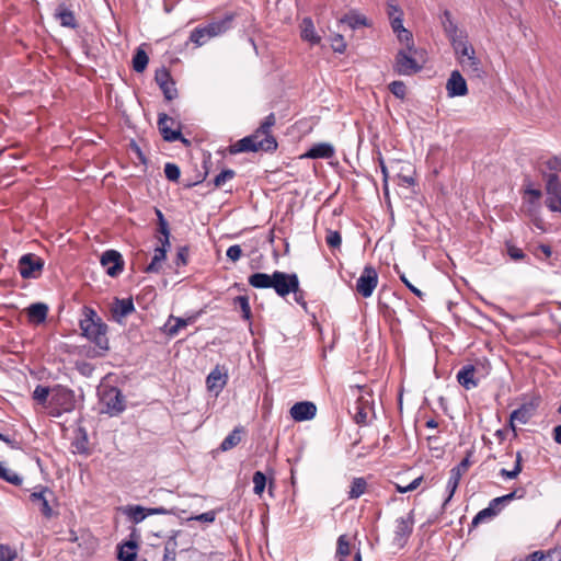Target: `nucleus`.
Here are the masks:
<instances>
[{
  "label": "nucleus",
  "mask_w": 561,
  "mask_h": 561,
  "mask_svg": "<svg viewBox=\"0 0 561 561\" xmlns=\"http://www.w3.org/2000/svg\"><path fill=\"white\" fill-rule=\"evenodd\" d=\"M164 174L169 181L178 182L181 176V170L175 163L168 162L164 165Z\"/></svg>",
  "instance_id": "obj_45"
},
{
  "label": "nucleus",
  "mask_w": 561,
  "mask_h": 561,
  "mask_svg": "<svg viewBox=\"0 0 561 561\" xmlns=\"http://www.w3.org/2000/svg\"><path fill=\"white\" fill-rule=\"evenodd\" d=\"M536 405L533 402L522 404L518 409L514 410L510 415V426L515 431V422L526 424L535 414Z\"/></svg>",
  "instance_id": "obj_21"
},
{
  "label": "nucleus",
  "mask_w": 561,
  "mask_h": 561,
  "mask_svg": "<svg viewBox=\"0 0 561 561\" xmlns=\"http://www.w3.org/2000/svg\"><path fill=\"white\" fill-rule=\"evenodd\" d=\"M507 253L511 256V259L515 260V261H518V260H522L525 257V253L523 252V250L517 247H514V245H510L507 248Z\"/></svg>",
  "instance_id": "obj_62"
},
{
  "label": "nucleus",
  "mask_w": 561,
  "mask_h": 561,
  "mask_svg": "<svg viewBox=\"0 0 561 561\" xmlns=\"http://www.w3.org/2000/svg\"><path fill=\"white\" fill-rule=\"evenodd\" d=\"M469 466H470V460H469V456H467L466 458H463L460 461L459 465H457L456 467H454L450 470V476H449L447 486H446L449 494H448V497L446 499L445 503H447L453 497L455 491L458 488L461 476L468 470Z\"/></svg>",
  "instance_id": "obj_16"
},
{
  "label": "nucleus",
  "mask_w": 561,
  "mask_h": 561,
  "mask_svg": "<svg viewBox=\"0 0 561 561\" xmlns=\"http://www.w3.org/2000/svg\"><path fill=\"white\" fill-rule=\"evenodd\" d=\"M460 65L471 77L482 78L484 75L481 61L477 57L461 58Z\"/></svg>",
  "instance_id": "obj_28"
},
{
  "label": "nucleus",
  "mask_w": 561,
  "mask_h": 561,
  "mask_svg": "<svg viewBox=\"0 0 561 561\" xmlns=\"http://www.w3.org/2000/svg\"><path fill=\"white\" fill-rule=\"evenodd\" d=\"M249 285L257 289H267L273 288V274L268 275L266 273H254L248 278Z\"/></svg>",
  "instance_id": "obj_26"
},
{
  "label": "nucleus",
  "mask_w": 561,
  "mask_h": 561,
  "mask_svg": "<svg viewBox=\"0 0 561 561\" xmlns=\"http://www.w3.org/2000/svg\"><path fill=\"white\" fill-rule=\"evenodd\" d=\"M400 279L401 282L415 295L417 296L419 298H423L424 296V293L421 291L419 288H416L415 286H413V284H411L409 282V279L405 277L404 274H401L400 275Z\"/></svg>",
  "instance_id": "obj_63"
},
{
  "label": "nucleus",
  "mask_w": 561,
  "mask_h": 561,
  "mask_svg": "<svg viewBox=\"0 0 561 561\" xmlns=\"http://www.w3.org/2000/svg\"><path fill=\"white\" fill-rule=\"evenodd\" d=\"M102 411L111 415L123 411V400L121 391L115 387L103 388L99 391Z\"/></svg>",
  "instance_id": "obj_6"
},
{
  "label": "nucleus",
  "mask_w": 561,
  "mask_h": 561,
  "mask_svg": "<svg viewBox=\"0 0 561 561\" xmlns=\"http://www.w3.org/2000/svg\"><path fill=\"white\" fill-rule=\"evenodd\" d=\"M0 479L13 485H20L22 483V478L16 472L11 471L4 467L0 471Z\"/></svg>",
  "instance_id": "obj_46"
},
{
  "label": "nucleus",
  "mask_w": 561,
  "mask_h": 561,
  "mask_svg": "<svg viewBox=\"0 0 561 561\" xmlns=\"http://www.w3.org/2000/svg\"><path fill=\"white\" fill-rule=\"evenodd\" d=\"M196 314H192L187 318H180L170 316L168 323H165V332L169 336H175L179 331L186 325L194 323L196 321Z\"/></svg>",
  "instance_id": "obj_23"
},
{
  "label": "nucleus",
  "mask_w": 561,
  "mask_h": 561,
  "mask_svg": "<svg viewBox=\"0 0 561 561\" xmlns=\"http://www.w3.org/2000/svg\"><path fill=\"white\" fill-rule=\"evenodd\" d=\"M123 512L128 516L130 523L137 524L140 522V505L125 507Z\"/></svg>",
  "instance_id": "obj_53"
},
{
  "label": "nucleus",
  "mask_w": 561,
  "mask_h": 561,
  "mask_svg": "<svg viewBox=\"0 0 561 561\" xmlns=\"http://www.w3.org/2000/svg\"><path fill=\"white\" fill-rule=\"evenodd\" d=\"M236 176V172L232 169L222 170L215 179L214 185L216 187H221L225 185L227 181L232 180Z\"/></svg>",
  "instance_id": "obj_47"
},
{
  "label": "nucleus",
  "mask_w": 561,
  "mask_h": 561,
  "mask_svg": "<svg viewBox=\"0 0 561 561\" xmlns=\"http://www.w3.org/2000/svg\"><path fill=\"white\" fill-rule=\"evenodd\" d=\"M447 94L450 98L463 96L468 93L466 80L458 70H454L446 83Z\"/></svg>",
  "instance_id": "obj_19"
},
{
  "label": "nucleus",
  "mask_w": 561,
  "mask_h": 561,
  "mask_svg": "<svg viewBox=\"0 0 561 561\" xmlns=\"http://www.w3.org/2000/svg\"><path fill=\"white\" fill-rule=\"evenodd\" d=\"M236 18V12H226L221 18H215L205 25L196 26L192 30L188 39L201 47L211 38L221 36L231 30L234 26Z\"/></svg>",
  "instance_id": "obj_1"
},
{
  "label": "nucleus",
  "mask_w": 561,
  "mask_h": 561,
  "mask_svg": "<svg viewBox=\"0 0 561 561\" xmlns=\"http://www.w3.org/2000/svg\"><path fill=\"white\" fill-rule=\"evenodd\" d=\"M476 368L473 365H465L457 373V381L466 390L473 389L478 386L479 381L474 378Z\"/></svg>",
  "instance_id": "obj_22"
},
{
  "label": "nucleus",
  "mask_w": 561,
  "mask_h": 561,
  "mask_svg": "<svg viewBox=\"0 0 561 561\" xmlns=\"http://www.w3.org/2000/svg\"><path fill=\"white\" fill-rule=\"evenodd\" d=\"M387 13L389 19H393L396 15L403 16L402 10L393 2L387 4Z\"/></svg>",
  "instance_id": "obj_64"
},
{
  "label": "nucleus",
  "mask_w": 561,
  "mask_h": 561,
  "mask_svg": "<svg viewBox=\"0 0 561 561\" xmlns=\"http://www.w3.org/2000/svg\"><path fill=\"white\" fill-rule=\"evenodd\" d=\"M244 432L242 426H237L228 436L221 442L220 450L228 451L236 447L241 442V434Z\"/></svg>",
  "instance_id": "obj_29"
},
{
  "label": "nucleus",
  "mask_w": 561,
  "mask_h": 561,
  "mask_svg": "<svg viewBox=\"0 0 561 561\" xmlns=\"http://www.w3.org/2000/svg\"><path fill=\"white\" fill-rule=\"evenodd\" d=\"M253 492L256 495H261L266 486V477L262 471H256L253 474Z\"/></svg>",
  "instance_id": "obj_41"
},
{
  "label": "nucleus",
  "mask_w": 561,
  "mask_h": 561,
  "mask_svg": "<svg viewBox=\"0 0 561 561\" xmlns=\"http://www.w3.org/2000/svg\"><path fill=\"white\" fill-rule=\"evenodd\" d=\"M325 242L331 249H340L342 244L341 233L336 230H327Z\"/></svg>",
  "instance_id": "obj_43"
},
{
  "label": "nucleus",
  "mask_w": 561,
  "mask_h": 561,
  "mask_svg": "<svg viewBox=\"0 0 561 561\" xmlns=\"http://www.w3.org/2000/svg\"><path fill=\"white\" fill-rule=\"evenodd\" d=\"M378 285V273L371 265H366L356 282L355 289L364 298L373 295Z\"/></svg>",
  "instance_id": "obj_7"
},
{
  "label": "nucleus",
  "mask_w": 561,
  "mask_h": 561,
  "mask_svg": "<svg viewBox=\"0 0 561 561\" xmlns=\"http://www.w3.org/2000/svg\"><path fill=\"white\" fill-rule=\"evenodd\" d=\"M226 255L232 262H237L242 256V249L239 244H233L228 248Z\"/></svg>",
  "instance_id": "obj_57"
},
{
  "label": "nucleus",
  "mask_w": 561,
  "mask_h": 561,
  "mask_svg": "<svg viewBox=\"0 0 561 561\" xmlns=\"http://www.w3.org/2000/svg\"><path fill=\"white\" fill-rule=\"evenodd\" d=\"M560 553L556 550L535 551L526 557V561H560Z\"/></svg>",
  "instance_id": "obj_36"
},
{
  "label": "nucleus",
  "mask_w": 561,
  "mask_h": 561,
  "mask_svg": "<svg viewBox=\"0 0 561 561\" xmlns=\"http://www.w3.org/2000/svg\"><path fill=\"white\" fill-rule=\"evenodd\" d=\"M44 262L33 253H27L19 260V272L23 278H33L43 270Z\"/></svg>",
  "instance_id": "obj_10"
},
{
  "label": "nucleus",
  "mask_w": 561,
  "mask_h": 561,
  "mask_svg": "<svg viewBox=\"0 0 561 561\" xmlns=\"http://www.w3.org/2000/svg\"><path fill=\"white\" fill-rule=\"evenodd\" d=\"M159 244L154 248L151 262L142 270L146 273H159L162 265L167 260V252L171 247L170 236H162L158 238Z\"/></svg>",
  "instance_id": "obj_9"
},
{
  "label": "nucleus",
  "mask_w": 561,
  "mask_h": 561,
  "mask_svg": "<svg viewBox=\"0 0 561 561\" xmlns=\"http://www.w3.org/2000/svg\"><path fill=\"white\" fill-rule=\"evenodd\" d=\"M112 318L123 324L127 316L135 312V307L130 298L118 299L115 298L110 306Z\"/></svg>",
  "instance_id": "obj_15"
},
{
  "label": "nucleus",
  "mask_w": 561,
  "mask_h": 561,
  "mask_svg": "<svg viewBox=\"0 0 561 561\" xmlns=\"http://www.w3.org/2000/svg\"><path fill=\"white\" fill-rule=\"evenodd\" d=\"M316 413L317 407L310 401L297 402L290 408V416L297 422L309 421Z\"/></svg>",
  "instance_id": "obj_18"
},
{
  "label": "nucleus",
  "mask_w": 561,
  "mask_h": 561,
  "mask_svg": "<svg viewBox=\"0 0 561 561\" xmlns=\"http://www.w3.org/2000/svg\"><path fill=\"white\" fill-rule=\"evenodd\" d=\"M525 194H527V195H529V196H530V198H529V203H530L531 205H536V204H538L539 199H540V198H541V196H542L541 191H540V190H538V188H534L530 182H528V183L526 184Z\"/></svg>",
  "instance_id": "obj_51"
},
{
  "label": "nucleus",
  "mask_w": 561,
  "mask_h": 561,
  "mask_svg": "<svg viewBox=\"0 0 561 561\" xmlns=\"http://www.w3.org/2000/svg\"><path fill=\"white\" fill-rule=\"evenodd\" d=\"M47 312H48V307H47V305H45L43 302L32 304L27 308L28 319H30V321L35 322V323L44 322L46 320Z\"/></svg>",
  "instance_id": "obj_27"
},
{
  "label": "nucleus",
  "mask_w": 561,
  "mask_h": 561,
  "mask_svg": "<svg viewBox=\"0 0 561 561\" xmlns=\"http://www.w3.org/2000/svg\"><path fill=\"white\" fill-rule=\"evenodd\" d=\"M49 392L50 390L48 387L38 385L33 392V399L38 403L43 404L46 402Z\"/></svg>",
  "instance_id": "obj_50"
},
{
  "label": "nucleus",
  "mask_w": 561,
  "mask_h": 561,
  "mask_svg": "<svg viewBox=\"0 0 561 561\" xmlns=\"http://www.w3.org/2000/svg\"><path fill=\"white\" fill-rule=\"evenodd\" d=\"M51 400L56 404H65V410H70L73 401L72 391L65 388H57L54 390Z\"/></svg>",
  "instance_id": "obj_30"
},
{
  "label": "nucleus",
  "mask_w": 561,
  "mask_h": 561,
  "mask_svg": "<svg viewBox=\"0 0 561 561\" xmlns=\"http://www.w3.org/2000/svg\"><path fill=\"white\" fill-rule=\"evenodd\" d=\"M442 24L444 32L451 42L453 46L457 44V42L467 38L466 33L462 30H459L457 24L454 22L449 11L444 12Z\"/></svg>",
  "instance_id": "obj_20"
},
{
  "label": "nucleus",
  "mask_w": 561,
  "mask_h": 561,
  "mask_svg": "<svg viewBox=\"0 0 561 561\" xmlns=\"http://www.w3.org/2000/svg\"><path fill=\"white\" fill-rule=\"evenodd\" d=\"M545 180V191L547 198L545 201L549 210L561 213V182L557 173L542 172Z\"/></svg>",
  "instance_id": "obj_4"
},
{
  "label": "nucleus",
  "mask_w": 561,
  "mask_h": 561,
  "mask_svg": "<svg viewBox=\"0 0 561 561\" xmlns=\"http://www.w3.org/2000/svg\"><path fill=\"white\" fill-rule=\"evenodd\" d=\"M397 36L401 43L405 44V48L410 53L417 54V49L415 48L413 42V35L410 31H408L407 28H402L400 32L397 33Z\"/></svg>",
  "instance_id": "obj_40"
},
{
  "label": "nucleus",
  "mask_w": 561,
  "mask_h": 561,
  "mask_svg": "<svg viewBox=\"0 0 561 561\" xmlns=\"http://www.w3.org/2000/svg\"><path fill=\"white\" fill-rule=\"evenodd\" d=\"M32 503L39 506L41 513L46 517L50 518L54 515L50 506V501L54 500V493L48 488H41L39 491H34L30 495Z\"/></svg>",
  "instance_id": "obj_13"
},
{
  "label": "nucleus",
  "mask_w": 561,
  "mask_h": 561,
  "mask_svg": "<svg viewBox=\"0 0 561 561\" xmlns=\"http://www.w3.org/2000/svg\"><path fill=\"white\" fill-rule=\"evenodd\" d=\"M228 381V374L225 367L216 366L206 378L207 389L218 394Z\"/></svg>",
  "instance_id": "obj_17"
},
{
  "label": "nucleus",
  "mask_w": 561,
  "mask_h": 561,
  "mask_svg": "<svg viewBox=\"0 0 561 561\" xmlns=\"http://www.w3.org/2000/svg\"><path fill=\"white\" fill-rule=\"evenodd\" d=\"M273 289L279 297H286L293 291L298 290L299 278L296 273H285L280 271L273 272Z\"/></svg>",
  "instance_id": "obj_5"
},
{
  "label": "nucleus",
  "mask_w": 561,
  "mask_h": 561,
  "mask_svg": "<svg viewBox=\"0 0 561 561\" xmlns=\"http://www.w3.org/2000/svg\"><path fill=\"white\" fill-rule=\"evenodd\" d=\"M190 248L182 245L178 248L174 264L176 267L185 266L188 264Z\"/></svg>",
  "instance_id": "obj_44"
},
{
  "label": "nucleus",
  "mask_w": 561,
  "mask_h": 561,
  "mask_svg": "<svg viewBox=\"0 0 561 561\" xmlns=\"http://www.w3.org/2000/svg\"><path fill=\"white\" fill-rule=\"evenodd\" d=\"M456 55L458 56V60L461 64V58H469V57H476V53L473 47L467 42V38L463 41L457 42L453 46Z\"/></svg>",
  "instance_id": "obj_35"
},
{
  "label": "nucleus",
  "mask_w": 561,
  "mask_h": 561,
  "mask_svg": "<svg viewBox=\"0 0 561 561\" xmlns=\"http://www.w3.org/2000/svg\"><path fill=\"white\" fill-rule=\"evenodd\" d=\"M332 49L335 53L343 54L346 50V43L344 37L340 34L334 35L331 43Z\"/></svg>",
  "instance_id": "obj_54"
},
{
  "label": "nucleus",
  "mask_w": 561,
  "mask_h": 561,
  "mask_svg": "<svg viewBox=\"0 0 561 561\" xmlns=\"http://www.w3.org/2000/svg\"><path fill=\"white\" fill-rule=\"evenodd\" d=\"M80 329L83 335L95 343L100 350L108 348V340L106 337V325L92 309H87L84 318L80 320Z\"/></svg>",
  "instance_id": "obj_2"
},
{
  "label": "nucleus",
  "mask_w": 561,
  "mask_h": 561,
  "mask_svg": "<svg viewBox=\"0 0 561 561\" xmlns=\"http://www.w3.org/2000/svg\"><path fill=\"white\" fill-rule=\"evenodd\" d=\"M15 558V552H13L9 547L0 545V561H12Z\"/></svg>",
  "instance_id": "obj_60"
},
{
  "label": "nucleus",
  "mask_w": 561,
  "mask_h": 561,
  "mask_svg": "<svg viewBox=\"0 0 561 561\" xmlns=\"http://www.w3.org/2000/svg\"><path fill=\"white\" fill-rule=\"evenodd\" d=\"M300 28V35L304 41L309 42L311 45H317L320 43L321 37L317 34L311 18H304L301 21Z\"/></svg>",
  "instance_id": "obj_25"
},
{
  "label": "nucleus",
  "mask_w": 561,
  "mask_h": 561,
  "mask_svg": "<svg viewBox=\"0 0 561 561\" xmlns=\"http://www.w3.org/2000/svg\"><path fill=\"white\" fill-rule=\"evenodd\" d=\"M366 489H367V481L365 480V478H362V477L353 478V480L351 482L350 491H348V499H352V500L358 499L366 492Z\"/></svg>",
  "instance_id": "obj_34"
},
{
  "label": "nucleus",
  "mask_w": 561,
  "mask_h": 561,
  "mask_svg": "<svg viewBox=\"0 0 561 561\" xmlns=\"http://www.w3.org/2000/svg\"><path fill=\"white\" fill-rule=\"evenodd\" d=\"M351 553V546L346 535H341L337 538L336 542V553L335 558H339V561H344V558Z\"/></svg>",
  "instance_id": "obj_37"
},
{
  "label": "nucleus",
  "mask_w": 561,
  "mask_h": 561,
  "mask_svg": "<svg viewBox=\"0 0 561 561\" xmlns=\"http://www.w3.org/2000/svg\"><path fill=\"white\" fill-rule=\"evenodd\" d=\"M55 15L59 20V22L62 26H67V27H71V28L77 27V21H76L75 14L72 11L68 10L67 8H65L62 5L58 7Z\"/></svg>",
  "instance_id": "obj_32"
},
{
  "label": "nucleus",
  "mask_w": 561,
  "mask_h": 561,
  "mask_svg": "<svg viewBox=\"0 0 561 561\" xmlns=\"http://www.w3.org/2000/svg\"><path fill=\"white\" fill-rule=\"evenodd\" d=\"M414 55L407 48L400 49L396 56L394 71L401 76H411L421 71L422 66L416 61Z\"/></svg>",
  "instance_id": "obj_8"
},
{
  "label": "nucleus",
  "mask_w": 561,
  "mask_h": 561,
  "mask_svg": "<svg viewBox=\"0 0 561 561\" xmlns=\"http://www.w3.org/2000/svg\"><path fill=\"white\" fill-rule=\"evenodd\" d=\"M497 514L494 512V510L490 506L481 510L472 519L471 525L473 527L478 526L479 524L485 522L486 519H491Z\"/></svg>",
  "instance_id": "obj_42"
},
{
  "label": "nucleus",
  "mask_w": 561,
  "mask_h": 561,
  "mask_svg": "<svg viewBox=\"0 0 561 561\" xmlns=\"http://www.w3.org/2000/svg\"><path fill=\"white\" fill-rule=\"evenodd\" d=\"M341 23L347 24L352 30H356L359 26H367L368 22L364 15L357 14L355 12H350L345 14L341 20Z\"/></svg>",
  "instance_id": "obj_33"
},
{
  "label": "nucleus",
  "mask_w": 561,
  "mask_h": 561,
  "mask_svg": "<svg viewBox=\"0 0 561 561\" xmlns=\"http://www.w3.org/2000/svg\"><path fill=\"white\" fill-rule=\"evenodd\" d=\"M174 124V119L169 117L167 114L159 115L158 127L163 139L169 142L180 140L184 144H188V140L183 137L180 129L172 128Z\"/></svg>",
  "instance_id": "obj_12"
},
{
  "label": "nucleus",
  "mask_w": 561,
  "mask_h": 561,
  "mask_svg": "<svg viewBox=\"0 0 561 561\" xmlns=\"http://www.w3.org/2000/svg\"><path fill=\"white\" fill-rule=\"evenodd\" d=\"M152 210L157 215V218H158V225H159L158 232L161 236H170L169 224L165 220L162 211L160 209H158L157 207H152Z\"/></svg>",
  "instance_id": "obj_48"
},
{
  "label": "nucleus",
  "mask_w": 561,
  "mask_h": 561,
  "mask_svg": "<svg viewBox=\"0 0 561 561\" xmlns=\"http://www.w3.org/2000/svg\"><path fill=\"white\" fill-rule=\"evenodd\" d=\"M523 470V467H518V466H514L513 470H507V469H501L500 470V476L503 477L504 479H516L518 477V474L522 472Z\"/></svg>",
  "instance_id": "obj_58"
},
{
  "label": "nucleus",
  "mask_w": 561,
  "mask_h": 561,
  "mask_svg": "<svg viewBox=\"0 0 561 561\" xmlns=\"http://www.w3.org/2000/svg\"><path fill=\"white\" fill-rule=\"evenodd\" d=\"M138 543L136 540L130 539L119 547L118 559L121 561H134L136 558V549Z\"/></svg>",
  "instance_id": "obj_31"
},
{
  "label": "nucleus",
  "mask_w": 561,
  "mask_h": 561,
  "mask_svg": "<svg viewBox=\"0 0 561 561\" xmlns=\"http://www.w3.org/2000/svg\"><path fill=\"white\" fill-rule=\"evenodd\" d=\"M390 92L398 99L403 100L407 95V87L403 81H393L389 84Z\"/></svg>",
  "instance_id": "obj_49"
},
{
  "label": "nucleus",
  "mask_w": 561,
  "mask_h": 561,
  "mask_svg": "<svg viewBox=\"0 0 561 561\" xmlns=\"http://www.w3.org/2000/svg\"><path fill=\"white\" fill-rule=\"evenodd\" d=\"M101 265L107 275L115 277L123 271V259L119 252L107 250L101 256Z\"/></svg>",
  "instance_id": "obj_14"
},
{
  "label": "nucleus",
  "mask_w": 561,
  "mask_h": 561,
  "mask_svg": "<svg viewBox=\"0 0 561 561\" xmlns=\"http://www.w3.org/2000/svg\"><path fill=\"white\" fill-rule=\"evenodd\" d=\"M276 117L274 113L268 114L264 121L261 123V125L255 130L261 137H267L273 136L271 134V128L275 125Z\"/></svg>",
  "instance_id": "obj_39"
},
{
  "label": "nucleus",
  "mask_w": 561,
  "mask_h": 561,
  "mask_svg": "<svg viewBox=\"0 0 561 561\" xmlns=\"http://www.w3.org/2000/svg\"><path fill=\"white\" fill-rule=\"evenodd\" d=\"M277 149V141L274 136L261 137L256 131L247 136L229 147L232 154L240 152L265 151L273 152Z\"/></svg>",
  "instance_id": "obj_3"
},
{
  "label": "nucleus",
  "mask_w": 561,
  "mask_h": 561,
  "mask_svg": "<svg viewBox=\"0 0 561 561\" xmlns=\"http://www.w3.org/2000/svg\"><path fill=\"white\" fill-rule=\"evenodd\" d=\"M193 519L204 523H214L216 519V512L215 511H208L205 513H202L197 516H195Z\"/></svg>",
  "instance_id": "obj_61"
},
{
  "label": "nucleus",
  "mask_w": 561,
  "mask_h": 561,
  "mask_svg": "<svg viewBox=\"0 0 561 561\" xmlns=\"http://www.w3.org/2000/svg\"><path fill=\"white\" fill-rule=\"evenodd\" d=\"M172 79H171L170 73H169V71L167 69L162 68L161 70H158L156 72V81L159 84V87L168 83Z\"/></svg>",
  "instance_id": "obj_59"
},
{
  "label": "nucleus",
  "mask_w": 561,
  "mask_h": 561,
  "mask_svg": "<svg viewBox=\"0 0 561 561\" xmlns=\"http://www.w3.org/2000/svg\"><path fill=\"white\" fill-rule=\"evenodd\" d=\"M160 89L162 90V92L164 94V98L167 100L171 101L174 98H176L178 91H176V88L174 85L173 80H171L168 83L161 85Z\"/></svg>",
  "instance_id": "obj_55"
},
{
  "label": "nucleus",
  "mask_w": 561,
  "mask_h": 561,
  "mask_svg": "<svg viewBox=\"0 0 561 561\" xmlns=\"http://www.w3.org/2000/svg\"><path fill=\"white\" fill-rule=\"evenodd\" d=\"M233 305H238L240 307L241 312H242V319L250 322L251 318H252V312H251V307H250V302H249V297L248 296H237L233 299Z\"/></svg>",
  "instance_id": "obj_38"
},
{
  "label": "nucleus",
  "mask_w": 561,
  "mask_h": 561,
  "mask_svg": "<svg viewBox=\"0 0 561 561\" xmlns=\"http://www.w3.org/2000/svg\"><path fill=\"white\" fill-rule=\"evenodd\" d=\"M413 512H410L407 517H400L396 520L393 542L398 547H403L405 545L408 538L413 531Z\"/></svg>",
  "instance_id": "obj_11"
},
{
  "label": "nucleus",
  "mask_w": 561,
  "mask_h": 561,
  "mask_svg": "<svg viewBox=\"0 0 561 561\" xmlns=\"http://www.w3.org/2000/svg\"><path fill=\"white\" fill-rule=\"evenodd\" d=\"M334 147L328 142L313 145L304 157L309 159H330L334 156Z\"/></svg>",
  "instance_id": "obj_24"
},
{
  "label": "nucleus",
  "mask_w": 561,
  "mask_h": 561,
  "mask_svg": "<svg viewBox=\"0 0 561 561\" xmlns=\"http://www.w3.org/2000/svg\"><path fill=\"white\" fill-rule=\"evenodd\" d=\"M545 164L547 169L551 171L550 173L561 172V153L551 157L545 162Z\"/></svg>",
  "instance_id": "obj_52"
},
{
  "label": "nucleus",
  "mask_w": 561,
  "mask_h": 561,
  "mask_svg": "<svg viewBox=\"0 0 561 561\" xmlns=\"http://www.w3.org/2000/svg\"><path fill=\"white\" fill-rule=\"evenodd\" d=\"M423 478L422 477H419V478H415L412 482H410L408 485L405 486H402L400 484H396V489L399 493H407V492H411V491H414L416 490L421 482H422Z\"/></svg>",
  "instance_id": "obj_56"
}]
</instances>
